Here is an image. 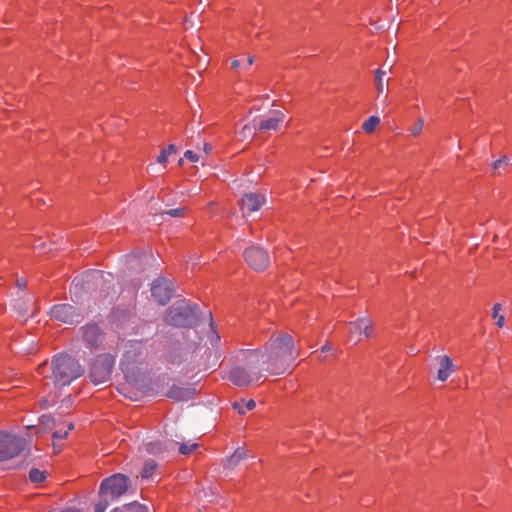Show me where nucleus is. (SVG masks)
I'll list each match as a JSON object with an SVG mask.
<instances>
[{
    "mask_svg": "<svg viewBox=\"0 0 512 512\" xmlns=\"http://www.w3.org/2000/svg\"><path fill=\"white\" fill-rule=\"evenodd\" d=\"M298 355L293 337L287 333H279L265 343L263 351L253 350L247 353L246 364L254 373L282 375L292 367Z\"/></svg>",
    "mask_w": 512,
    "mask_h": 512,
    "instance_id": "1",
    "label": "nucleus"
},
{
    "mask_svg": "<svg viewBox=\"0 0 512 512\" xmlns=\"http://www.w3.org/2000/svg\"><path fill=\"white\" fill-rule=\"evenodd\" d=\"M52 379L55 387L69 385L73 380L83 374L81 365L66 354L53 357L51 362Z\"/></svg>",
    "mask_w": 512,
    "mask_h": 512,
    "instance_id": "2",
    "label": "nucleus"
},
{
    "mask_svg": "<svg viewBox=\"0 0 512 512\" xmlns=\"http://www.w3.org/2000/svg\"><path fill=\"white\" fill-rule=\"evenodd\" d=\"M196 320V306L186 300L174 303L168 310L165 321L176 327H190Z\"/></svg>",
    "mask_w": 512,
    "mask_h": 512,
    "instance_id": "3",
    "label": "nucleus"
},
{
    "mask_svg": "<svg viewBox=\"0 0 512 512\" xmlns=\"http://www.w3.org/2000/svg\"><path fill=\"white\" fill-rule=\"evenodd\" d=\"M25 439L14 434L0 432V461L14 458L25 447Z\"/></svg>",
    "mask_w": 512,
    "mask_h": 512,
    "instance_id": "4",
    "label": "nucleus"
},
{
    "mask_svg": "<svg viewBox=\"0 0 512 512\" xmlns=\"http://www.w3.org/2000/svg\"><path fill=\"white\" fill-rule=\"evenodd\" d=\"M114 358L110 354L100 355L91 365L90 378L94 384H102L110 379Z\"/></svg>",
    "mask_w": 512,
    "mask_h": 512,
    "instance_id": "5",
    "label": "nucleus"
},
{
    "mask_svg": "<svg viewBox=\"0 0 512 512\" xmlns=\"http://www.w3.org/2000/svg\"><path fill=\"white\" fill-rule=\"evenodd\" d=\"M128 489V478L122 474H115L102 481L100 494H110L111 497H119Z\"/></svg>",
    "mask_w": 512,
    "mask_h": 512,
    "instance_id": "6",
    "label": "nucleus"
},
{
    "mask_svg": "<svg viewBox=\"0 0 512 512\" xmlns=\"http://www.w3.org/2000/svg\"><path fill=\"white\" fill-rule=\"evenodd\" d=\"M250 373L241 367L233 368L229 373V379L237 386H247L252 382H259L260 379L265 376L264 372H256L254 373L249 366L247 365Z\"/></svg>",
    "mask_w": 512,
    "mask_h": 512,
    "instance_id": "7",
    "label": "nucleus"
},
{
    "mask_svg": "<svg viewBox=\"0 0 512 512\" xmlns=\"http://www.w3.org/2000/svg\"><path fill=\"white\" fill-rule=\"evenodd\" d=\"M246 263L255 270L265 269L270 262L268 254L259 247H250L244 252Z\"/></svg>",
    "mask_w": 512,
    "mask_h": 512,
    "instance_id": "8",
    "label": "nucleus"
},
{
    "mask_svg": "<svg viewBox=\"0 0 512 512\" xmlns=\"http://www.w3.org/2000/svg\"><path fill=\"white\" fill-rule=\"evenodd\" d=\"M51 317L62 323L73 324L80 322V316L76 309L70 304H58L51 308Z\"/></svg>",
    "mask_w": 512,
    "mask_h": 512,
    "instance_id": "9",
    "label": "nucleus"
},
{
    "mask_svg": "<svg viewBox=\"0 0 512 512\" xmlns=\"http://www.w3.org/2000/svg\"><path fill=\"white\" fill-rule=\"evenodd\" d=\"M151 293L152 296L155 298V300L161 304H166L172 295V288L170 281L160 278L154 281L152 287H151Z\"/></svg>",
    "mask_w": 512,
    "mask_h": 512,
    "instance_id": "10",
    "label": "nucleus"
},
{
    "mask_svg": "<svg viewBox=\"0 0 512 512\" xmlns=\"http://www.w3.org/2000/svg\"><path fill=\"white\" fill-rule=\"evenodd\" d=\"M372 333L371 321L366 318L358 319L350 323V338L355 343L369 338Z\"/></svg>",
    "mask_w": 512,
    "mask_h": 512,
    "instance_id": "11",
    "label": "nucleus"
},
{
    "mask_svg": "<svg viewBox=\"0 0 512 512\" xmlns=\"http://www.w3.org/2000/svg\"><path fill=\"white\" fill-rule=\"evenodd\" d=\"M436 360L439 365L437 379L441 382H445L454 372H456L457 367L453 363L452 358L448 355L438 356Z\"/></svg>",
    "mask_w": 512,
    "mask_h": 512,
    "instance_id": "12",
    "label": "nucleus"
},
{
    "mask_svg": "<svg viewBox=\"0 0 512 512\" xmlns=\"http://www.w3.org/2000/svg\"><path fill=\"white\" fill-rule=\"evenodd\" d=\"M265 198L262 195L249 193L241 199V210L244 215L250 214L260 209L264 204Z\"/></svg>",
    "mask_w": 512,
    "mask_h": 512,
    "instance_id": "13",
    "label": "nucleus"
},
{
    "mask_svg": "<svg viewBox=\"0 0 512 512\" xmlns=\"http://www.w3.org/2000/svg\"><path fill=\"white\" fill-rule=\"evenodd\" d=\"M284 113L273 111L267 118L261 120L258 125L260 131H277L284 121Z\"/></svg>",
    "mask_w": 512,
    "mask_h": 512,
    "instance_id": "14",
    "label": "nucleus"
},
{
    "mask_svg": "<svg viewBox=\"0 0 512 512\" xmlns=\"http://www.w3.org/2000/svg\"><path fill=\"white\" fill-rule=\"evenodd\" d=\"M83 338L90 347H97L101 343L103 335L97 325H88L84 329Z\"/></svg>",
    "mask_w": 512,
    "mask_h": 512,
    "instance_id": "15",
    "label": "nucleus"
},
{
    "mask_svg": "<svg viewBox=\"0 0 512 512\" xmlns=\"http://www.w3.org/2000/svg\"><path fill=\"white\" fill-rule=\"evenodd\" d=\"M193 389L188 387L173 386L167 393V397L176 401H187L192 398Z\"/></svg>",
    "mask_w": 512,
    "mask_h": 512,
    "instance_id": "16",
    "label": "nucleus"
},
{
    "mask_svg": "<svg viewBox=\"0 0 512 512\" xmlns=\"http://www.w3.org/2000/svg\"><path fill=\"white\" fill-rule=\"evenodd\" d=\"M246 457V452L242 448H238L234 451V453L225 461V468L233 469L235 468L243 459Z\"/></svg>",
    "mask_w": 512,
    "mask_h": 512,
    "instance_id": "17",
    "label": "nucleus"
},
{
    "mask_svg": "<svg viewBox=\"0 0 512 512\" xmlns=\"http://www.w3.org/2000/svg\"><path fill=\"white\" fill-rule=\"evenodd\" d=\"M256 403L254 400H239L233 403V408L238 411L239 414H245L247 411H251L255 408Z\"/></svg>",
    "mask_w": 512,
    "mask_h": 512,
    "instance_id": "18",
    "label": "nucleus"
},
{
    "mask_svg": "<svg viewBox=\"0 0 512 512\" xmlns=\"http://www.w3.org/2000/svg\"><path fill=\"white\" fill-rule=\"evenodd\" d=\"M176 153V147L175 145L173 144H170L168 147L162 149L160 151V154L158 155L157 157V162L161 165H166V163L168 162L169 160V157L172 155V154H175Z\"/></svg>",
    "mask_w": 512,
    "mask_h": 512,
    "instance_id": "19",
    "label": "nucleus"
},
{
    "mask_svg": "<svg viewBox=\"0 0 512 512\" xmlns=\"http://www.w3.org/2000/svg\"><path fill=\"white\" fill-rule=\"evenodd\" d=\"M501 309L502 305L500 303H495L492 308V318L496 320V325L499 328L505 326V316L500 314Z\"/></svg>",
    "mask_w": 512,
    "mask_h": 512,
    "instance_id": "20",
    "label": "nucleus"
},
{
    "mask_svg": "<svg viewBox=\"0 0 512 512\" xmlns=\"http://www.w3.org/2000/svg\"><path fill=\"white\" fill-rule=\"evenodd\" d=\"M380 124V118L377 116H370L362 125L366 133H372Z\"/></svg>",
    "mask_w": 512,
    "mask_h": 512,
    "instance_id": "21",
    "label": "nucleus"
},
{
    "mask_svg": "<svg viewBox=\"0 0 512 512\" xmlns=\"http://www.w3.org/2000/svg\"><path fill=\"white\" fill-rule=\"evenodd\" d=\"M157 464L154 460H147L142 468L141 476L142 478H149L153 475L156 470Z\"/></svg>",
    "mask_w": 512,
    "mask_h": 512,
    "instance_id": "22",
    "label": "nucleus"
},
{
    "mask_svg": "<svg viewBox=\"0 0 512 512\" xmlns=\"http://www.w3.org/2000/svg\"><path fill=\"white\" fill-rule=\"evenodd\" d=\"M29 479L36 484L42 483L46 479V473L45 471L33 468L29 472Z\"/></svg>",
    "mask_w": 512,
    "mask_h": 512,
    "instance_id": "23",
    "label": "nucleus"
},
{
    "mask_svg": "<svg viewBox=\"0 0 512 512\" xmlns=\"http://www.w3.org/2000/svg\"><path fill=\"white\" fill-rule=\"evenodd\" d=\"M384 75H385V71H383L381 69H378L375 72V84H376V88H377V91L379 94L383 93V91H384V87H385L384 78H383Z\"/></svg>",
    "mask_w": 512,
    "mask_h": 512,
    "instance_id": "24",
    "label": "nucleus"
},
{
    "mask_svg": "<svg viewBox=\"0 0 512 512\" xmlns=\"http://www.w3.org/2000/svg\"><path fill=\"white\" fill-rule=\"evenodd\" d=\"M199 447V444L196 443V442H187V443H182L180 446H179V452L183 455H189L191 454L193 451H195L197 448Z\"/></svg>",
    "mask_w": 512,
    "mask_h": 512,
    "instance_id": "25",
    "label": "nucleus"
},
{
    "mask_svg": "<svg viewBox=\"0 0 512 512\" xmlns=\"http://www.w3.org/2000/svg\"><path fill=\"white\" fill-rule=\"evenodd\" d=\"M184 158L187 159L190 162H198L199 160H202L203 157L200 154H197L191 150H187L184 153Z\"/></svg>",
    "mask_w": 512,
    "mask_h": 512,
    "instance_id": "26",
    "label": "nucleus"
},
{
    "mask_svg": "<svg viewBox=\"0 0 512 512\" xmlns=\"http://www.w3.org/2000/svg\"><path fill=\"white\" fill-rule=\"evenodd\" d=\"M72 429H73V424H71V423H70V424L68 425V429H67V430H64V431L57 430V431H55V432L53 433V438H54V439H57V440H62V439H64V438H66V437H67V435H68V431H69V430H72Z\"/></svg>",
    "mask_w": 512,
    "mask_h": 512,
    "instance_id": "27",
    "label": "nucleus"
},
{
    "mask_svg": "<svg viewBox=\"0 0 512 512\" xmlns=\"http://www.w3.org/2000/svg\"><path fill=\"white\" fill-rule=\"evenodd\" d=\"M423 126H424V120L423 119H419L414 125L413 127L411 128V133L413 136H418L421 132H422V129H423Z\"/></svg>",
    "mask_w": 512,
    "mask_h": 512,
    "instance_id": "28",
    "label": "nucleus"
},
{
    "mask_svg": "<svg viewBox=\"0 0 512 512\" xmlns=\"http://www.w3.org/2000/svg\"><path fill=\"white\" fill-rule=\"evenodd\" d=\"M239 134L243 139L250 137L254 134V128H252L250 125H245Z\"/></svg>",
    "mask_w": 512,
    "mask_h": 512,
    "instance_id": "29",
    "label": "nucleus"
},
{
    "mask_svg": "<svg viewBox=\"0 0 512 512\" xmlns=\"http://www.w3.org/2000/svg\"><path fill=\"white\" fill-rule=\"evenodd\" d=\"M147 450L150 453H157L161 450V443L159 442H151L147 445Z\"/></svg>",
    "mask_w": 512,
    "mask_h": 512,
    "instance_id": "30",
    "label": "nucleus"
},
{
    "mask_svg": "<svg viewBox=\"0 0 512 512\" xmlns=\"http://www.w3.org/2000/svg\"><path fill=\"white\" fill-rule=\"evenodd\" d=\"M165 213L171 217L183 216L184 209H182V208L171 209V210L166 211Z\"/></svg>",
    "mask_w": 512,
    "mask_h": 512,
    "instance_id": "31",
    "label": "nucleus"
},
{
    "mask_svg": "<svg viewBox=\"0 0 512 512\" xmlns=\"http://www.w3.org/2000/svg\"><path fill=\"white\" fill-rule=\"evenodd\" d=\"M87 278H91L94 281H98L99 279L103 278V272L102 271H92L86 276Z\"/></svg>",
    "mask_w": 512,
    "mask_h": 512,
    "instance_id": "32",
    "label": "nucleus"
},
{
    "mask_svg": "<svg viewBox=\"0 0 512 512\" xmlns=\"http://www.w3.org/2000/svg\"><path fill=\"white\" fill-rule=\"evenodd\" d=\"M55 398L56 397H54L53 399H48V398L41 399L40 404H41L42 408H48V407L52 406L55 403Z\"/></svg>",
    "mask_w": 512,
    "mask_h": 512,
    "instance_id": "33",
    "label": "nucleus"
},
{
    "mask_svg": "<svg viewBox=\"0 0 512 512\" xmlns=\"http://www.w3.org/2000/svg\"><path fill=\"white\" fill-rule=\"evenodd\" d=\"M47 368H48V367H47V363H43V364H41V365L38 367V373H39V374H41V375H42V374H44V373H45V371L47 370Z\"/></svg>",
    "mask_w": 512,
    "mask_h": 512,
    "instance_id": "34",
    "label": "nucleus"
},
{
    "mask_svg": "<svg viewBox=\"0 0 512 512\" xmlns=\"http://www.w3.org/2000/svg\"><path fill=\"white\" fill-rule=\"evenodd\" d=\"M211 151H212V147L210 146V144L205 143L204 147H203L204 154L208 155Z\"/></svg>",
    "mask_w": 512,
    "mask_h": 512,
    "instance_id": "35",
    "label": "nucleus"
},
{
    "mask_svg": "<svg viewBox=\"0 0 512 512\" xmlns=\"http://www.w3.org/2000/svg\"><path fill=\"white\" fill-rule=\"evenodd\" d=\"M240 66H241L240 60L235 59L231 62L232 69H238Z\"/></svg>",
    "mask_w": 512,
    "mask_h": 512,
    "instance_id": "36",
    "label": "nucleus"
},
{
    "mask_svg": "<svg viewBox=\"0 0 512 512\" xmlns=\"http://www.w3.org/2000/svg\"><path fill=\"white\" fill-rule=\"evenodd\" d=\"M332 350V345L330 343H326L322 346L321 351L322 352H329Z\"/></svg>",
    "mask_w": 512,
    "mask_h": 512,
    "instance_id": "37",
    "label": "nucleus"
},
{
    "mask_svg": "<svg viewBox=\"0 0 512 512\" xmlns=\"http://www.w3.org/2000/svg\"><path fill=\"white\" fill-rule=\"evenodd\" d=\"M504 162L506 163V159H499V160L495 161L494 169H498Z\"/></svg>",
    "mask_w": 512,
    "mask_h": 512,
    "instance_id": "38",
    "label": "nucleus"
},
{
    "mask_svg": "<svg viewBox=\"0 0 512 512\" xmlns=\"http://www.w3.org/2000/svg\"><path fill=\"white\" fill-rule=\"evenodd\" d=\"M105 506H102L101 504H97L95 507V512H104Z\"/></svg>",
    "mask_w": 512,
    "mask_h": 512,
    "instance_id": "39",
    "label": "nucleus"
},
{
    "mask_svg": "<svg viewBox=\"0 0 512 512\" xmlns=\"http://www.w3.org/2000/svg\"><path fill=\"white\" fill-rule=\"evenodd\" d=\"M253 61H254V59H253V57H252V56H248V57H247V65H248V66L252 65V64H253Z\"/></svg>",
    "mask_w": 512,
    "mask_h": 512,
    "instance_id": "40",
    "label": "nucleus"
},
{
    "mask_svg": "<svg viewBox=\"0 0 512 512\" xmlns=\"http://www.w3.org/2000/svg\"><path fill=\"white\" fill-rule=\"evenodd\" d=\"M61 512H79L77 509H65Z\"/></svg>",
    "mask_w": 512,
    "mask_h": 512,
    "instance_id": "41",
    "label": "nucleus"
},
{
    "mask_svg": "<svg viewBox=\"0 0 512 512\" xmlns=\"http://www.w3.org/2000/svg\"><path fill=\"white\" fill-rule=\"evenodd\" d=\"M18 285H19V286H21V285H22V286H25V283L19 282V283H18Z\"/></svg>",
    "mask_w": 512,
    "mask_h": 512,
    "instance_id": "42",
    "label": "nucleus"
},
{
    "mask_svg": "<svg viewBox=\"0 0 512 512\" xmlns=\"http://www.w3.org/2000/svg\"><path fill=\"white\" fill-rule=\"evenodd\" d=\"M18 285H19V286H21V285H22V286H25V283L19 282V283H18Z\"/></svg>",
    "mask_w": 512,
    "mask_h": 512,
    "instance_id": "43",
    "label": "nucleus"
}]
</instances>
